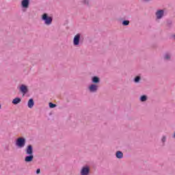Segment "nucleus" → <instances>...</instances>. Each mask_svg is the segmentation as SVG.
Masks as SVG:
<instances>
[{
	"instance_id": "obj_6",
	"label": "nucleus",
	"mask_w": 175,
	"mask_h": 175,
	"mask_svg": "<svg viewBox=\"0 0 175 175\" xmlns=\"http://www.w3.org/2000/svg\"><path fill=\"white\" fill-rule=\"evenodd\" d=\"M172 55L171 52H166L163 55V59H165V61H170L172 59Z\"/></svg>"
},
{
	"instance_id": "obj_22",
	"label": "nucleus",
	"mask_w": 175,
	"mask_h": 175,
	"mask_svg": "<svg viewBox=\"0 0 175 175\" xmlns=\"http://www.w3.org/2000/svg\"><path fill=\"white\" fill-rule=\"evenodd\" d=\"M36 173H37V174H39L40 173V169H39V168L37 169Z\"/></svg>"
},
{
	"instance_id": "obj_15",
	"label": "nucleus",
	"mask_w": 175,
	"mask_h": 175,
	"mask_svg": "<svg viewBox=\"0 0 175 175\" xmlns=\"http://www.w3.org/2000/svg\"><path fill=\"white\" fill-rule=\"evenodd\" d=\"M92 83H94L95 84L99 83V78L98 77H94L92 78Z\"/></svg>"
},
{
	"instance_id": "obj_26",
	"label": "nucleus",
	"mask_w": 175,
	"mask_h": 175,
	"mask_svg": "<svg viewBox=\"0 0 175 175\" xmlns=\"http://www.w3.org/2000/svg\"><path fill=\"white\" fill-rule=\"evenodd\" d=\"M0 109H1V105H0Z\"/></svg>"
},
{
	"instance_id": "obj_14",
	"label": "nucleus",
	"mask_w": 175,
	"mask_h": 175,
	"mask_svg": "<svg viewBox=\"0 0 175 175\" xmlns=\"http://www.w3.org/2000/svg\"><path fill=\"white\" fill-rule=\"evenodd\" d=\"M123 157H124V154L122 153V152L118 151L116 152V157H118L119 159H121L122 158H123Z\"/></svg>"
},
{
	"instance_id": "obj_21",
	"label": "nucleus",
	"mask_w": 175,
	"mask_h": 175,
	"mask_svg": "<svg viewBox=\"0 0 175 175\" xmlns=\"http://www.w3.org/2000/svg\"><path fill=\"white\" fill-rule=\"evenodd\" d=\"M167 25H172V21H168L167 22Z\"/></svg>"
},
{
	"instance_id": "obj_9",
	"label": "nucleus",
	"mask_w": 175,
	"mask_h": 175,
	"mask_svg": "<svg viewBox=\"0 0 175 175\" xmlns=\"http://www.w3.org/2000/svg\"><path fill=\"white\" fill-rule=\"evenodd\" d=\"M89 90L90 92H96L98 91V85L92 84L89 86Z\"/></svg>"
},
{
	"instance_id": "obj_12",
	"label": "nucleus",
	"mask_w": 175,
	"mask_h": 175,
	"mask_svg": "<svg viewBox=\"0 0 175 175\" xmlns=\"http://www.w3.org/2000/svg\"><path fill=\"white\" fill-rule=\"evenodd\" d=\"M29 156H27L25 159V162H32L33 160V154H29Z\"/></svg>"
},
{
	"instance_id": "obj_2",
	"label": "nucleus",
	"mask_w": 175,
	"mask_h": 175,
	"mask_svg": "<svg viewBox=\"0 0 175 175\" xmlns=\"http://www.w3.org/2000/svg\"><path fill=\"white\" fill-rule=\"evenodd\" d=\"M16 146L19 148H23L25 146V139L24 137H19L16 139Z\"/></svg>"
},
{
	"instance_id": "obj_1",
	"label": "nucleus",
	"mask_w": 175,
	"mask_h": 175,
	"mask_svg": "<svg viewBox=\"0 0 175 175\" xmlns=\"http://www.w3.org/2000/svg\"><path fill=\"white\" fill-rule=\"evenodd\" d=\"M41 18L45 25H51L53 24V17L49 16L47 13L43 14Z\"/></svg>"
},
{
	"instance_id": "obj_17",
	"label": "nucleus",
	"mask_w": 175,
	"mask_h": 175,
	"mask_svg": "<svg viewBox=\"0 0 175 175\" xmlns=\"http://www.w3.org/2000/svg\"><path fill=\"white\" fill-rule=\"evenodd\" d=\"M129 21H122V25L126 27L128 25H129Z\"/></svg>"
},
{
	"instance_id": "obj_25",
	"label": "nucleus",
	"mask_w": 175,
	"mask_h": 175,
	"mask_svg": "<svg viewBox=\"0 0 175 175\" xmlns=\"http://www.w3.org/2000/svg\"><path fill=\"white\" fill-rule=\"evenodd\" d=\"M145 2H149V1H151V0H144Z\"/></svg>"
},
{
	"instance_id": "obj_4",
	"label": "nucleus",
	"mask_w": 175,
	"mask_h": 175,
	"mask_svg": "<svg viewBox=\"0 0 175 175\" xmlns=\"http://www.w3.org/2000/svg\"><path fill=\"white\" fill-rule=\"evenodd\" d=\"M81 38V34L77 33L73 39L74 46H79L80 44V39Z\"/></svg>"
},
{
	"instance_id": "obj_3",
	"label": "nucleus",
	"mask_w": 175,
	"mask_h": 175,
	"mask_svg": "<svg viewBox=\"0 0 175 175\" xmlns=\"http://www.w3.org/2000/svg\"><path fill=\"white\" fill-rule=\"evenodd\" d=\"M156 19L157 20H161L165 16V10H157L155 12Z\"/></svg>"
},
{
	"instance_id": "obj_19",
	"label": "nucleus",
	"mask_w": 175,
	"mask_h": 175,
	"mask_svg": "<svg viewBox=\"0 0 175 175\" xmlns=\"http://www.w3.org/2000/svg\"><path fill=\"white\" fill-rule=\"evenodd\" d=\"M55 106H57V105L55 104H53V103H49V107H51V109H54V107H55Z\"/></svg>"
},
{
	"instance_id": "obj_11",
	"label": "nucleus",
	"mask_w": 175,
	"mask_h": 175,
	"mask_svg": "<svg viewBox=\"0 0 175 175\" xmlns=\"http://www.w3.org/2000/svg\"><path fill=\"white\" fill-rule=\"evenodd\" d=\"M35 105V103L33 102V98H30L27 103V106L29 109H32L33 107V105Z\"/></svg>"
},
{
	"instance_id": "obj_13",
	"label": "nucleus",
	"mask_w": 175,
	"mask_h": 175,
	"mask_svg": "<svg viewBox=\"0 0 175 175\" xmlns=\"http://www.w3.org/2000/svg\"><path fill=\"white\" fill-rule=\"evenodd\" d=\"M20 102H21V98H15L12 100L13 105H18V103H20Z\"/></svg>"
},
{
	"instance_id": "obj_23",
	"label": "nucleus",
	"mask_w": 175,
	"mask_h": 175,
	"mask_svg": "<svg viewBox=\"0 0 175 175\" xmlns=\"http://www.w3.org/2000/svg\"><path fill=\"white\" fill-rule=\"evenodd\" d=\"M162 142H166V137H163Z\"/></svg>"
},
{
	"instance_id": "obj_5",
	"label": "nucleus",
	"mask_w": 175,
	"mask_h": 175,
	"mask_svg": "<svg viewBox=\"0 0 175 175\" xmlns=\"http://www.w3.org/2000/svg\"><path fill=\"white\" fill-rule=\"evenodd\" d=\"M21 6L23 9H28L29 8V0H22Z\"/></svg>"
},
{
	"instance_id": "obj_20",
	"label": "nucleus",
	"mask_w": 175,
	"mask_h": 175,
	"mask_svg": "<svg viewBox=\"0 0 175 175\" xmlns=\"http://www.w3.org/2000/svg\"><path fill=\"white\" fill-rule=\"evenodd\" d=\"M135 83H139L140 81V77H136L134 80Z\"/></svg>"
},
{
	"instance_id": "obj_7",
	"label": "nucleus",
	"mask_w": 175,
	"mask_h": 175,
	"mask_svg": "<svg viewBox=\"0 0 175 175\" xmlns=\"http://www.w3.org/2000/svg\"><path fill=\"white\" fill-rule=\"evenodd\" d=\"M25 152L27 155H32V154H33V149L32 148V146L29 145L27 147Z\"/></svg>"
},
{
	"instance_id": "obj_10",
	"label": "nucleus",
	"mask_w": 175,
	"mask_h": 175,
	"mask_svg": "<svg viewBox=\"0 0 175 175\" xmlns=\"http://www.w3.org/2000/svg\"><path fill=\"white\" fill-rule=\"evenodd\" d=\"M20 91H21L23 94H27V92H28V88H27L25 85H21L20 87Z\"/></svg>"
},
{
	"instance_id": "obj_16",
	"label": "nucleus",
	"mask_w": 175,
	"mask_h": 175,
	"mask_svg": "<svg viewBox=\"0 0 175 175\" xmlns=\"http://www.w3.org/2000/svg\"><path fill=\"white\" fill-rule=\"evenodd\" d=\"M81 2L83 3V5H86V6L90 5V0H81Z\"/></svg>"
},
{
	"instance_id": "obj_24",
	"label": "nucleus",
	"mask_w": 175,
	"mask_h": 175,
	"mask_svg": "<svg viewBox=\"0 0 175 175\" xmlns=\"http://www.w3.org/2000/svg\"><path fill=\"white\" fill-rule=\"evenodd\" d=\"M172 38L174 40H175V34H173V35L172 36Z\"/></svg>"
},
{
	"instance_id": "obj_18",
	"label": "nucleus",
	"mask_w": 175,
	"mask_h": 175,
	"mask_svg": "<svg viewBox=\"0 0 175 175\" xmlns=\"http://www.w3.org/2000/svg\"><path fill=\"white\" fill-rule=\"evenodd\" d=\"M140 100H141V102H146V100H147V96H142L140 98Z\"/></svg>"
},
{
	"instance_id": "obj_8",
	"label": "nucleus",
	"mask_w": 175,
	"mask_h": 175,
	"mask_svg": "<svg viewBox=\"0 0 175 175\" xmlns=\"http://www.w3.org/2000/svg\"><path fill=\"white\" fill-rule=\"evenodd\" d=\"M90 174V167H83L81 171V175H88Z\"/></svg>"
}]
</instances>
